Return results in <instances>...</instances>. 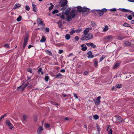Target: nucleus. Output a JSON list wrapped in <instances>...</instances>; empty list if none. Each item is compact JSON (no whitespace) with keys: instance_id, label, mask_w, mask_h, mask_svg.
<instances>
[{"instance_id":"obj_21","label":"nucleus","mask_w":134,"mask_h":134,"mask_svg":"<svg viewBox=\"0 0 134 134\" xmlns=\"http://www.w3.org/2000/svg\"><path fill=\"white\" fill-rule=\"evenodd\" d=\"M33 10L35 12H37V7L36 5L34 4H32Z\"/></svg>"},{"instance_id":"obj_47","label":"nucleus","mask_w":134,"mask_h":134,"mask_svg":"<svg viewBox=\"0 0 134 134\" xmlns=\"http://www.w3.org/2000/svg\"><path fill=\"white\" fill-rule=\"evenodd\" d=\"M108 27L106 25L105 26V28L103 30V31H106L108 30Z\"/></svg>"},{"instance_id":"obj_51","label":"nucleus","mask_w":134,"mask_h":134,"mask_svg":"<svg viewBox=\"0 0 134 134\" xmlns=\"http://www.w3.org/2000/svg\"><path fill=\"white\" fill-rule=\"evenodd\" d=\"M121 84H118L116 85V87L117 88H120L122 87Z\"/></svg>"},{"instance_id":"obj_59","label":"nucleus","mask_w":134,"mask_h":134,"mask_svg":"<svg viewBox=\"0 0 134 134\" xmlns=\"http://www.w3.org/2000/svg\"><path fill=\"white\" fill-rule=\"evenodd\" d=\"M4 47L7 48H9L10 47L9 46L8 43H7L4 44Z\"/></svg>"},{"instance_id":"obj_34","label":"nucleus","mask_w":134,"mask_h":134,"mask_svg":"<svg viewBox=\"0 0 134 134\" xmlns=\"http://www.w3.org/2000/svg\"><path fill=\"white\" fill-rule=\"evenodd\" d=\"M57 23L58 24V27L59 28H61L62 25V22L60 20L57 22Z\"/></svg>"},{"instance_id":"obj_58","label":"nucleus","mask_w":134,"mask_h":134,"mask_svg":"<svg viewBox=\"0 0 134 134\" xmlns=\"http://www.w3.org/2000/svg\"><path fill=\"white\" fill-rule=\"evenodd\" d=\"M75 40L78 41L79 39V38L78 36H77L75 37Z\"/></svg>"},{"instance_id":"obj_35","label":"nucleus","mask_w":134,"mask_h":134,"mask_svg":"<svg viewBox=\"0 0 134 134\" xmlns=\"http://www.w3.org/2000/svg\"><path fill=\"white\" fill-rule=\"evenodd\" d=\"M120 64L119 63H116L115 65H114L113 67V69H115L116 68H118Z\"/></svg>"},{"instance_id":"obj_10","label":"nucleus","mask_w":134,"mask_h":134,"mask_svg":"<svg viewBox=\"0 0 134 134\" xmlns=\"http://www.w3.org/2000/svg\"><path fill=\"white\" fill-rule=\"evenodd\" d=\"M86 36L87 38V40H88L91 39L93 37V35L91 33H88Z\"/></svg>"},{"instance_id":"obj_33","label":"nucleus","mask_w":134,"mask_h":134,"mask_svg":"<svg viewBox=\"0 0 134 134\" xmlns=\"http://www.w3.org/2000/svg\"><path fill=\"white\" fill-rule=\"evenodd\" d=\"M106 57V56L105 55H102V57H101L99 59V62H101L103 59H104L105 57Z\"/></svg>"},{"instance_id":"obj_3","label":"nucleus","mask_w":134,"mask_h":134,"mask_svg":"<svg viewBox=\"0 0 134 134\" xmlns=\"http://www.w3.org/2000/svg\"><path fill=\"white\" fill-rule=\"evenodd\" d=\"M77 12L78 11L76 9H74L71 10L69 14L71 16V19L75 18Z\"/></svg>"},{"instance_id":"obj_8","label":"nucleus","mask_w":134,"mask_h":134,"mask_svg":"<svg viewBox=\"0 0 134 134\" xmlns=\"http://www.w3.org/2000/svg\"><path fill=\"white\" fill-rule=\"evenodd\" d=\"M68 1L67 0H63L61 2V4H60L61 7H64L66 5V6L68 5H67V4L68 3Z\"/></svg>"},{"instance_id":"obj_31","label":"nucleus","mask_w":134,"mask_h":134,"mask_svg":"<svg viewBox=\"0 0 134 134\" xmlns=\"http://www.w3.org/2000/svg\"><path fill=\"white\" fill-rule=\"evenodd\" d=\"M45 52L47 54H48L51 56L52 55V53L51 51L48 50H47L45 51Z\"/></svg>"},{"instance_id":"obj_20","label":"nucleus","mask_w":134,"mask_h":134,"mask_svg":"<svg viewBox=\"0 0 134 134\" xmlns=\"http://www.w3.org/2000/svg\"><path fill=\"white\" fill-rule=\"evenodd\" d=\"M96 126L97 127V129L98 131V134H100V128L99 126L98 125V124L97 123L96 125Z\"/></svg>"},{"instance_id":"obj_52","label":"nucleus","mask_w":134,"mask_h":134,"mask_svg":"<svg viewBox=\"0 0 134 134\" xmlns=\"http://www.w3.org/2000/svg\"><path fill=\"white\" fill-rule=\"evenodd\" d=\"M45 80L46 82H47L49 80V76H46L45 77Z\"/></svg>"},{"instance_id":"obj_2","label":"nucleus","mask_w":134,"mask_h":134,"mask_svg":"<svg viewBox=\"0 0 134 134\" xmlns=\"http://www.w3.org/2000/svg\"><path fill=\"white\" fill-rule=\"evenodd\" d=\"M97 12L100 16H101L104 14V13L107 12V10L105 8L102 9V10H97Z\"/></svg>"},{"instance_id":"obj_17","label":"nucleus","mask_w":134,"mask_h":134,"mask_svg":"<svg viewBox=\"0 0 134 134\" xmlns=\"http://www.w3.org/2000/svg\"><path fill=\"white\" fill-rule=\"evenodd\" d=\"M88 127L90 130L91 132L93 129V126L92 124H90L88 125Z\"/></svg>"},{"instance_id":"obj_27","label":"nucleus","mask_w":134,"mask_h":134,"mask_svg":"<svg viewBox=\"0 0 134 134\" xmlns=\"http://www.w3.org/2000/svg\"><path fill=\"white\" fill-rule=\"evenodd\" d=\"M50 103L56 106L57 107H58L57 106H59L60 105L59 104V103H56V102H54V101H51L50 102Z\"/></svg>"},{"instance_id":"obj_4","label":"nucleus","mask_w":134,"mask_h":134,"mask_svg":"<svg viewBox=\"0 0 134 134\" xmlns=\"http://www.w3.org/2000/svg\"><path fill=\"white\" fill-rule=\"evenodd\" d=\"M37 22L38 26L41 25L42 26L44 27L45 26V24L44 23H43V21H42V19L39 18H38L37 20Z\"/></svg>"},{"instance_id":"obj_36","label":"nucleus","mask_w":134,"mask_h":134,"mask_svg":"<svg viewBox=\"0 0 134 134\" xmlns=\"http://www.w3.org/2000/svg\"><path fill=\"white\" fill-rule=\"evenodd\" d=\"M70 36L69 34H67L65 36V37L66 40H68L70 38Z\"/></svg>"},{"instance_id":"obj_37","label":"nucleus","mask_w":134,"mask_h":134,"mask_svg":"<svg viewBox=\"0 0 134 134\" xmlns=\"http://www.w3.org/2000/svg\"><path fill=\"white\" fill-rule=\"evenodd\" d=\"M99 116L97 114H96L93 116V118L96 120L98 119H99Z\"/></svg>"},{"instance_id":"obj_22","label":"nucleus","mask_w":134,"mask_h":134,"mask_svg":"<svg viewBox=\"0 0 134 134\" xmlns=\"http://www.w3.org/2000/svg\"><path fill=\"white\" fill-rule=\"evenodd\" d=\"M121 10L122 12H132V11L131 10H129L126 9L125 8H123L121 9Z\"/></svg>"},{"instance_id":"obj_43","label":"nucleus","mask_w":134,"mask_h":134,"mask_svg":"<svg viewBox=\"0 0 134 134\" xmlns=\"http://www.w3.org/2000/svg\"><path fill=\"white\" fill-rule=\"evenodd\" d=\"M34 85H29L27 87L28 89H30L32 88H33L34 87Z\"/></svg>"},{"instance_id":"obj_39","label":"nucleus","mask_w":134,"mask_h":134,"mask_svg":"<svg viewBox=\"0 0 134 134\" xmlns=\"http://www.w3.org/2000/svg\"><path fill=\"white\" fill-rule=\"evenodd\" d=\"M26 70L27 71L30 72V73H32V69L31 68H27V69Z\"/></svg>"},{"instance_id":"obj_50","label":"nucleus","mask_w":134,"mask_h":134,"mask_svg":"<svg viewBox=\"0 0 134 134\" xmlns=\"http://www.w3.org/2000/svg\"><path fill=\"white\" fill-rule=\"evenodd\" d=\"M113 38V36L112 35H110L109 36H107V39L109 40H110L111 38Z\"/></svg>"},{"instance_id":"obj_25","label":"nucleus","mask_w":134,"mask_h":134,"mask_svg":"<svg viewBox=\"0 0 134 134\" xmlns=\"http://www.w3.org/2000/svg\"><path fill=\"white\" fill-rule=\"evenodd\" d=\"M71 9V8H69L66 9L65 11V14L66 15H69V12L70 11V9Z\"/></svg>"},{"instance_id":"obj_16","label":"nucleus","mask_w":134,"mask_h":134,"mask_svg":"<svg viewBox=\"0 0 134 134\" xmlns=\"http://www.w3.org/2000/svg\"><path fill=\"white\" fill-rule=\"evenodd\" d=\"M89 29H91V28L90 27H88L86 28L84 31L83 33L84 34L87 35L89 31Z\"/></svg>"},{"instance_id":"obj_9","label":"nucleus","mask_w":134,"mask_h":134,"mask_svg":"<svg viewBox=\"0 0 134 134\" xmlns=\"http://www.w3.org/2000/svg\"><path fill=\"white\" fill-rule=\"evenodd\" d=\"M6 125L9 126L10 129H11L13 128V125L10 123L9 120H6Z\"/></svg>"},{"instance_id":"obj_32","label":"nucleus","mask_w":134,"mask_h":134,"mask_svg":"<svg viewBox=\"0 0 134 134\" xmlns=\"http://www.w3.org/2000/svg\"><path fill=\"white\" fill-rule=\"evenodd\" d=\"M118 39L119 40H122L123 39L125 38L126 37H125L121 35H119L118 37Z\"/></svg>"},{"instance_id":"obj_62","label":"nucleus","mask_w":134,"mask_h":134,"mask_svg":"<svg viewBox=\"0 0 134 134\" xmlns=\"http://www.w3.org/2000/svg\"><path fill=\"white\" fill-rule=\"evenodd\" d=\"M75 32V31H74V30H72L70 32V34L71 35H73Z\"/></svg>"},{"instance_id":"obj_48","label":"nucleus","mask_w":134,"mask_h":134,"mask_svg":"<svg viewBox=\"0 0 134 134\" xmlns=\"http://www.w3.org/2000/svg\"><path fill=\"white\" fill-rule=\"evenodd\" d=\"M91 25H92L93 26H97L96 23L95 22H94L93 21H92L91 22Z\"/></svg>"},{"instance_id":"obj_41","label":"nucleus","mask_w":134,"mask_h":134,"mask_svg":"<svg viewBox=\"0 0 134 134\" xmlns=\"http://www.w3.org/2000/svg\"><path fill=\"white\" fill-rule=\"evenodd\" d=\"M107 131L108 132V134H112L113 130L111 129H110Z\"/></svg>"},{"instance_id":"obj_1","label":"nucleus","mask_w":134,"mask_h":134,"mask_svg":"<svg viewBox=\"0 0 134 134\" xmlns=\"http://www.w3.org/2000/svg\"><path fill=\"white\" fill-rule=\"evenodd\" d=\"M94 53V52L93 53V54H92V51H88L87 53V54L88 55L87 56L88 58H92L94 57H96L99 55L98 53L95 54Z\"/></svg>"},{"instance_id":"obj_5","label":"nucleus","mask_w":134,"mask_h":134,"mask_svg":"<svg viewBox=\"0 0 134 134\" xmlns=\"http://www.w3.org/2000/svg\"><path fill=\"white\" fill-rule=\"evenodd\" d=\"M114 118L115 120L116 121H118L122 122V121H123V119L118 115H115V116H114Z\"/></svg>"},{"instance_id":"obj_11","label":"nucleus","mask_w":134,"mask_h":134,"mask_svg":"<svg viewBox=\"0 0 134 134\" xmlns=\"http://www.w3.org/2000/svg\"><path fill=\"white\" fill-rule=\"evenodd\" d=\"M29 38V35L28 34L26 33L24 39V42L27 43Z\"/></svg>"},{"instance_id":"obj_19","label":"nucleus","mask_w":134,"mask_h":134,"mask_svg":"<svg viewBox=\"0 0 134 134\" xmlns=\"http://www.w3.org/2000/svg\"><path fill=\"white\" fill-rule=\"evenodd\" d=\"M43 128L42 127H40L37 130V131L38 133H40L42 132V131L43 130Z\"/></svg>"},{"instance_id":"obj_44","label":"nucleus","mask_w":134,"mask_h":134,"mask_svg":"<svg viewBox=\"0 0 134 134\" xmlns=\"http://www.w3.org/2000/svg\"><path fill=\"white\" fill-rule=\"evenodd\" d=\"M59 12V11L57 9H55L52 12L53 14H55V13H58Z\"/></svg>"},{"instance_id":"obj_29","label":"nucleus","mask_w":134,"mask_h":134,"mask_svg":"<svg viewBox=\"0 0 134 134\" xmlns=\"http://www.w3.org/2000/svg\"><path fill=\"white\" fill-rule=\"evenodd\" d=\"M48 58H49L48 57L43 58L42 59V61L44 63L47 62L48 61Z\"/></svg>"},{"instance_id":"obj_38","label":"nucleus","mask_w":134,"mask_h":134,"mask_svg":"<svg viewBox=\"0 0 134 134\" xmlns=\"http://www.w3.org/2000/svg\"><path fill=\"white\" fill-rule=\"evenodd\" d=\"M22 17L20 15H19V16L16 19V20L17 21L19 22L21 20Z\"/></svg>"},{"instance_id":"obj_12","label":"nucleus","mask_w":134,"mask_h":134,"mask_svg":"<svg viewBox=\"0 0 134 134\" xmlns=\"http://www.w3.org/2000/svg\"><path fill=\"white\" fill-rule=\"evenodd\" d=\"M87 38L86 35L85 34L82 35L81 36V38H80V40L82 41H87Z\"/></svg>"},{"instance_id":"obj_42","label":"nucleus","mask_w":134,"mask_h":134,"mask_svg":"<svg viewBox=\"0 0 134 134\" xmlns=\"http://www.w3.org/2000/svg\"><path fill=\"white\" fill-rule=\"evenodd\" d=\"M63 44L62 43H60L55 44V45L57 47H60L61 46H63Z\"/></svg>"},{"instance_id":"obj_40","label":"nucleus","mask_w":134,"mask_h":134,"mask_svg":"<svg viewBox=\"0 0 134 134\" xmlns=\"http://www.w3.org/2000/svg\"><path fill=\"white\" fill-rule=\"evenodd\" d=\"M62 76V75L61 74L59 73L56 76L55 78H61Z\"/></svg>"},{"instance_id":"obj_15","label":"nucleus","mask_w":134,"mask_h":134,"mask_svg":"<svg viewBox=\"0 0 134 134\" xmlns=\"http://www.w3.org/2000/svg\"><path fill=\"white\" fill-rule=\"evenodd\" d=\"M97 59L96 58L95 59L93 60V61L94 62V66L96 68L98 66V62L97 61Z\"/></svg>"},{"instance_id":"obj_63","label":"nucleus","mask_w":134,"mask_h":134,"mask_svg":"<svg viewBox=\"0 0 134 134\" xmlns=\"http://www.w3.org/2000/svg\"><path fill=\"white\" fill-rule=\"evenodd\" d=\"M37 117L36 116H35L34 117V120L35 122H36L37 121Z\"/></svg>"},{"instance_id":"obj_55","label":"nucleus","mask_w":134,"mask_h":134,"mask_svg":"<svg viewBox=\"0 0 134 134\" xmlns=\"http://www.w3.org/2000/svg\"><path fill=\"white\" fill-rule=\"evenodd\" d=\"M127 18L130 20H131L132 19V17L131 15H130L128 16Z\"/></svg>"},{"instance_id":"obj_57","label":"nucleus","mask_w":134,"mask_h":134,"mask_svg":"<svg viewBox=\"0 0 134 134\" xmlns=\"http://www.w3.org/2000/svg\"><path fill=\"white\" fill-rule=\"evenodd\" d=\"M109 10L111 12H115L116 11V9L115 8H114L112 9H109Z\"/></svg>"},{"instance_id":"obj_26","label":"nucleus","mask_w":134,"mask_h":134,"mask_svg":"<svg viewBox=\"0 0 134 134\" xmlns=\"http://www.w3.org/2000/svg\"><path fill=\"white\" fill-rule=\"evenodd\" d=\"M71 16L69 15H67L66 17V20L68 22L71 19H72L71 18Z\"/></svg>"},{"instance_id":"obj_60","label":"nucleus","mask_w":134,"mask_h":134,"mask_svg":"<svg viewBox=\"0 0 134 134\" xmlns=\"http://www.w3.org/2000/svg\"><path fill=\"white\" fill-rule=\"evenodd\" d=\"M111 126L110 125H107V131H108L110 129H111Z\"/></svg>"},{"instance_id":"obj_18","label":"nucleus","mask_w":134,"mask_h":134,"mask_svg":"<svg viewBox=\"0 0 134 134\" xmlns=\"http://www.w3.org/2000/svg\"><path fill=\"white\" fill-rule=\"evenodd\" d=\"M131 43L129 42L125 41L124 42V45L126 46H131Z\"/></svg>"},{"instance_id":"obj_54","label":"nucleus","mask_w":134,"mask_h":134,"mask_svg":"<svg viewBox=\"0 0 134 134\" xmlns=\"http://www.w3.org/2000/svg\"><path fill=\"white\" fill-rule=\"evenodd\" d=\"M22 86L21 85L19 87H18L17 88L16 90L18 91H20L21 90V89H22Z\"/></svg>"},{"instance_id":"obj_46","label":"nucleus","mask_w":134,"mask_h":134,"mask_svg":"<svg viewBox=\"0 0 134 134\" xmlns=\"http://www.w3.org/2000/svg\"><path fill=\"white\" fill-rule=\"evenodd\" d=\"M44 125L45 127L46 128H49L50 127V125L49 124L45 123Z\"/></svg>"},{"instance_id":"obj_14","label":"nucleus","mask_w":134,"mask_h":134,"mask_svg":"<svg viewBox=\"0 0 134 134\" xmlns=\"http://www.w3.org/2000/svg\"><path fill=\"white\" fill-rule=\"evenodd\" d=\"M81 47H82L81 50L83 51H85L87 49V47L84 44H83L81 45Z\"/></svg>"},{"instance_id":"obj_30","label":"nucleus","mask_w":134,"mask_h":134,"mask_svg":"<svg viewBox=\"0 0 134 134\" xmlns=\"http://www.w3.org/2000/svg\"><path fill=\"white\" fill-rule=\"evenodd\" d=\"M46 40L45 37L43 36H42V38L40 41L41 42H45Z\"/></svg>"},{"instance_id":"obj_23","label":"nucleus","mask_w":134,"mask_h":134,"mask_svg":"<svg viewBox=\"0 0 134 134\" xmlns=\"http://www.w3.org/2000/svg\"><path fill=\"white\" fill-rule=\"evenodd\" d=\"M21 6V5L20 4L17 3H16L14 6L13 9H16L17 8L20 7Z\"/></svg>"},{"instance_id":"obj_61","label":"nucleus","mask_w":134,"mask_h":134,"mask_svg":"<svg viewBox=\"0 0 134 134\" xmlns=\"http://www.w3.org/2000/svg\"><path fill=\"white\" fill-rule=\"evenodd\" d=\"M62 7H62L61 9V10H64L67 8V7L66 6H64Z\"/></svg>"},{"instance_id":"obj_6","label":"nucleus","mask_w":134,"mask_h":134,"mask_svg":"<svg viewBox=\"0 0 134 134\" xmlns=\"http://www.w3.org/2000/svg\"><path fill=\"white\" fill-rule=\"evenodd\" d=\"M90 9L86 8L85 7H83V10L82 13H86V14H87L88 13H90Z\"/></svg>"},{"instance_id":"obj_53","label":"nucleus","mask_w":134,"mask_h":134,"mask_svg":"<svg viewBox=\"0 0 134 134\" xmlns=\"http://www.w3.org/2000/svg\"><path fill=\"white\" fill-rule=\"evenodd\" d=\"M25 9L27 11H29L30 9V8L27 5H26L25 6Z\"/></svg>"},{"instance_id":"obj_64","label":"nucleus","mask_w":134,"mask_h":134,"mask_svg":"<svg viewBox=\"0 0 134 134\" xmlns=\"http://www.w3.org/2000/svg\"><path fill=\"white\" fill-rule=\"evenodd\" d=\"M45 30L47 32H49V29L48 27H46L45 29Z\"/></svg>"},{"instance_id":"obj_13","label":"nucleus","mask_w":134,"mask_h":134,"mask_svg":"<svg viewBox=\"0 0 134 134\" xmlns=\"http://www.w3.org/2000/svg\"><path fill=\"white\" fill-rule=\"evenodd\" d=\"M76 8H77V11L79 12V13L82 12L83 10V7L80 6H77Z\"/></svg>"},{"instance_id":"obj_7","label":"nucleus","mask_w":134,"mask_h":134,"mask_svg":"<svg viewBox=\"0 0 134 134\" xmlns=\"http://www.w3.org/2000/svg\"><path fill=\"white\" fill-rule=\"evenodd\" d=\"M101 97L100 96H98L97 97L96 100H94V102L97 105H99L100 103L101 102L100 99Z\"/></svg>"},{"instance_id":"obj_56","label":"nucleus","mask_w":134,"mask_h":134,"mask_svg":"<svg viewBox=\"0 0 134 134\" xmlns=\"http://www.w3.org/2000/svg\"><path fill=\"white\" fill-rule=\"evenodd\" d=\"M54 5H51L49 7L48 9L49 11H51L53 8Z\"/></svg>"},{"instance_id":"obj_24","label":"nucleus","mask_w":134,"mask_h":134,"mask_svg":"<svg viewBox=\"0 0 134 134\" xmlns=\"http://www.w3.org/2000/svg\"><path fill=\"white\" fill-rule=\"evenodd\" d=\"M29 83H27L23 86V87L22 88L21 90L22 92H23V91L25 88L29 85Z\"/></svg>"},{"instance_id":"obj_49","label":"nucleus","mask_w":134,"mask_h":134,"mask_svg":"<svg viewBox=\"0 0 134 134\" xmlns=\"http://www.w3.org/2000/svg\"><path fill=\"white\" fill-rule=\"evenodd\" d=\"M91 46L93 48H94L96 47V45L92 43L91 42Z\"/></svg>"},{"instance_id":"obj_45","label":"nucleus","mask_w":134,"mask_h":134,"mask_svg":"<svg viewBox=\"0 0 134 134\" xmlns=\"http://www.w3.org/2000/svg\"><path fill=\"white\" fill-rule=\"evenodd\" d=\"M82 30L81 29H77L75 31V32L77 33H79L81 31H82Z\"/></svg>"},{"instance_id":"obj_28","label":"nucleus","mask_w":134,"mask_h":134,"mask_svg":"<svg viewBox=\"0 0 134 134\" xmlns=\"http://www.w3.org/2000/svg\"><path fill=\"white\" fill-rule=\"evenodd\" d=\"M123 26H124L125 27H129L132 28V27H131V26H130V25L129 24L126 22H125L124 23V24L123 25Z\"/></svg>"}]
</instances>
